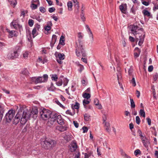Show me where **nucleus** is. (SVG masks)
Listing matches in <instances>:
<instances>
[{
	"mask_svg": "<svg viewBox=\"0 0 158 158\" xmlns=\"http://www.w3.org/2000/svg\"><path fill=\"white\" fill-rule=\"evenodd\" d=\"M40 114L42 118L44 120H46L49 118V112L48 110L43 109H40Z\"/></svg>",
	"mask_w": 158,
	"mask_h": 158,
	"instance_id": "4",
	"label": "nucleus"
},
{
	"mask_svg": "<svg viewBox=\"0 0 158 158\" xmlns=\"http://www.w3.org/2000/svg\"><path fill=\"white\" fill-rule=\"evenodd\" d=\"M133 72V69L131 67H130V69H129L128 73V74L130 76H131L132 75V72Z\"/></svg>",
	"mask_w": 158,
	"mask_h": 158,
	"instance_id": "57",
	"label": "nucleus"
},
{
	"mask_svg": "<svg viewBox=\"0 0 158 158\" xmlns=\"http://www.w3.org/2000/svg\"><path fill=\"white\" fill-rule=\"evenodd\" d=\"M3 113V108L0 105V122L2 120Z\"/></svg>",
	"mask_w": 158,
	"mask_h": 158,
	"instance_id": "28",
	"label": "nucleus"
},
{
	"mask_svg": "<svg viewBox=\"0 0 158 158\" xmlns=\"http://www.w3.org/2000/svg\"><path fill=\"white\" fill-rule=\"evenodd\" d=\"M38 112V110L35 107L33 108L31 112L27 109H25L23 112V115L20 119V123L23 125L25 124L32 114H33V118H35Z\"/></svg>",
	"mask_w": 158,
	"mask_h": 158,
	"instance_id": "2",
	"label": "nucleus"
},
{
	"mask_svg": "<svg viewBox=\"0 0 158 158\" xmlns=\"http://www.w3.org/2000/svg\"><path fill=\"white\" fill-rule=\"evenodd\" d=\"M82 129L83 131V133H85L87 132L88 130L87 128L85 126L83 127L82 128Z\"/></svg>",
	"mask_w": 158,
	"mask_h": 158,
	"instance_id": "62",
	"label": "nucleus"
},
{
	"mask_svg": "<svg viewBox=\"0 0 158 158\" xmlns=\"http://www.w3.org/2000/svg\"><path fill=\"white\" fill-rule=\"evenodd\" d=\"M22 115L23 112L22 111H19L14 119L13 123L15 125L17 124L19 121L20 118H22Z\"/></svg>",
	"mask_w": 158,
	"mask_h": 158,
	"instance_id": "8",
	"label": "nucleus"
},
{
	"mask_svg": "<svg viewBox=\"0 0 158 158\" xmlns=\"http://www.w3.org/2000/svg\"><path fill=\"white\" fill-rule=\"evenodd\" d=\"M28 24L30 27H32L34 24V21L31 19H29L28 21Z\"/></svg>",
	"mask_w": 158,
	"mask_h": 158,
	"instance_id": "55",
	"label": "nucleus"
},
{
	"mask_svg": "<svg viewBox=\"0 0 158 158\" xmlns=\"http://www.w3.org/2000/svg\"><path fill=\"white\" fill-rule=\"evenodd\" d=\"M7 31L9 33V37L12 38L13 37H16L18 35V33L14 31H10L7 29Z\"/></svg>",
	"mask_w": 158,
	"mask_h": 158,
	"instance_id": "13",
	"label": "nucleus"
},
{
	"mask_svg": "<svg viewBox=\"0 0 158 158\" xmlns=\"http://www.w3.org/2000/svg\"><path fill=\"white\" fill-rule=\"evenodd\" d=\"M105 125V127L106 130L108 132H109L110 131V123L107 122H105L104 123Z\"/></svg>",
	"mask_w": 158,
	"mask_h": 158,
	"instance_id": "24",
	"label": "nucleus"
},
{
	"mask_svg": "<svg viewBox=\"0 0 158 158\" xmlns=\"http://www.w3.org/2000/svg\"><path fill=\"white\" fill-rule=\"evenodd\" d=\"M59 44L64 46L65 44V37L64 36L62 35L61 36L59 42Z\"/></svg>",
	"mask_w": 158,
	"mask_h": 158,
	"instance_id": "21",
	"label": "nucleus"
},
{
	"mask_svg": "<svg viewBox=\"0 0 158 158\" xmlns=\"http://www.w3.org/2000/svg\"><path fill=\"white\" fill-rule=\"evenodd\" d=\"M119 9L122 13L126 14L127 12V6L126 4H122L119 6Z\"/></svg>",
	"mask_w": 158,
	"mask_h": 158,
	"instance_id": "14",
	"label": "nucleus"
},
{
	"mask_svg": "<svg viewBox=\"0 0 158 158\" xmlns=\"http://www.w3.org/2000/svg\"><path fill=\"white\" fill-rule=\"evenodd\" d=\"M67 6L68 10L71 11L72 10L73 3L71 1H69L67 2Z\"/></svg>",
	"mask_w": 158,
	"mask_h": 158,
	"instance_id": "27",
	"label": "nucleus"
},
{
	"mask_svg": "<svg viewBox=\"0 0 158 158\" xmlns=\"http://www.w3.org/2000/svg\"><path fill=\"white\" fill-rule=\"evenodd\" d=\"M142 143L143 144V145L145 147H147L148 146V144L149 143V141L146 138V139L142 140Z\"/></svg>",
	"mask_w": 158,
	"mask_h": 158,
	"instance_id": "26",
	"label": "nucleus"
},
{
	"mask_svg": "<svg viewBox=\"0 0 158 158\" xmlns=\"http://www.w3.org/2000/svg\"><path fill=\"white\" fill-rule=\"evenodd\" d=\"M130 28L131 33L137 38V39L138 38L137 37H139V41L138 45L139 46H141L143 42L145 36V33L143 29L135 25H131L130 26Z\"/></svg>",
	"mask_w": 158,
	"mask_h": 158,
	"instance_id": "1",
	"label": "nucleus"
},
{
	"mask_svg": "<svg viewBox=\"0 0 158 158\" xmlns=\"http://www.w3.org/2000/svg\"><path fill=\"white\" fill-rule=\"evenodd\" d=\"M9 2L10 3L11 5L13 6H15L17 4L16 0H9Z\"/></svg>",
	"mask_w": 158,
	"mask_h": 158,
	"instance_id": "37",
	"label": "nucleus"
},
{
	"mask_svg": "<svg viewBox=\"0 0 158 158\" xmlns=\"http://www.w3.org/2000/svg\"><path fill=\"white\" fill-rule=\"evenodd\" d=\"M143 13L144 16H149L150 15V12L148 10H143Z\"/></svg>",
	"mask_w": 158,
	"mask_h": 158,
	"instance_id": "36",
	"label": "nucleus"
},
{
	"mask_svg": "<svg viewBox=\"0 0 158 158\" xmlns=\"http://www.w3.org/2000/svg\"><path fill=\"white\" fill-rule=\"evenodd\" d=\"M41 77L42 82H44L46 81L48 79V76L47 74H44L43 77Z\"/></svg>",
	"mask_w": 158,
	"mask_h": 158,
	"instance_id": "31",
	"label": "nucleus"
},
{
	"mask_svg": "<svg viewBox=\"0 0 158 158\" xmlns=\"http://www.w3.org/2000/svg\"><path fill=\"white\" fill-rule=\"evenodd\" d=\"M56 120L58 123L60 125H63L64 124V119L60 115H58L56 118Z\"/></svg>",
	"mask_w": 158,
	"mask_h": 158,
	"instance_id": "17",
	"label": "nucleus"
},
{
	"mask_svg": "<svg viewBox=\"0 0 158 158\" xmlns=\"http://www.w3.org/2000/svg\"><path fill=\"white\" fill-rule=\"evenodd\" d=\"M89 36V43L93 44L94 42V36L91 31L87 32Z\"/></svg>",
	"mask_w": 158,
	"mask_h": 158,
	"instance_id": "15",
	"label": "nucleus"
},
{
	"mask_svg": "<svg viewBox=\"0 0 158 158\" xmlns=\"http://www.w3.org/2000/svg\"><path fill=\"white\" fill-rule=\"evenodd\" d=\"M56 85L58 86H60L63 84V81L60 78H59V81L57 82H56Z\"/></svg>",
	"mask_w": 158,
	"mask_h": 158,
	"instance_id": "35",
	"label": "nucleus"
},
{
	"mask_svg": "<svg viewBox=\"0 0 158 158\" xmlns=\"http://www.w3.org/2000/svg\"><path fill=\"white\" fill-rule=\"evenodd\" d=\"M142 3L145 6H148L149 5V3L148 2L143 1V0L142 1Z\"/></svg>",
	"mask_w": 158,
	"mask_h": 158,
	"instance_id": "63",
	"label": "nucleus"
},
{
	"mask_svg": "<svg viewBox=\"0 0 158 158\" xmlns=\"http://www.w3.org/2000/svg\"><path fill=\"white\" fill-rule=\"evenodd\" d=\"M18 20L16 19L14 20L11 23L10 25L11 27H12L15 29L19 30L20 31L23 30V28L22 26L18 23Z\"/></svg>",
	"mask_w": 158,
	"mask_h": 158,
	"instance_id": "6",
	"label": "nucleus"
},
{
	"mask_svg": "<svg viewBox=\"0 0 158 158\" xmlns=\"http://www.w3.org/2000/svg\"><path fill=\"white\" fill-rule=\"evenodd\" d=\"M153 80L154 81H156L158 77V74H156L153 75Z\"/></svg>",
	"mask_w": 158,
	"mask_h": 158,
	"instance_id": "64",
	"label": "nucleus"
},
{
	"mask_svg": "<svg viewBox=\"0 0 158 158\" xmlns=\"http://www.w3.org/2000/svg\"><path fill=\"white\" fill-rule=\"evenodd\" d=\"M56 144V141L54 140H51L50 141V148H52L55 146Z\"/></svg>",
	"mask_w": 158,
	"mask_h": 158,
	"instance_id": "32",
	"label": "nucleus"
},
{
	"mask_svg": "<svg viewBox=\"0 0 158 158\" xmlns=\"http://www.w3.org/2000/svg\"><path fill=\"white\" fill-rule=\"evenodd\" d=\"M131 83L132 84L133 86H135L136 85V84L134 77H133L132 80L131 81Z\"/></svg>",
	"mask_w": 158,
	"mask_h": 158,
	"instance_id": "48",
	"label": "nucleus"
},
{
	"mask_svg": "<svg viewBox=\"0 0 158 158\" xmlns=\"http://www.w3.org/2000/svg\"><path fill=\"white\" fill-rule=\"evenodd\" d=\"M82 97L85 98H86L87 99L89 98L90 97V94L87 93L86 92H84L82 94Z\"/></svg>",
	"mask_w": 158,
	"mask_h": 158,
	"instance_id": "30",
	"label": "nucleus"
},
{
	"mask_svg": "<svg viewBox=\"0 0 158 158\" xmlns=\"http://www.w3.org/2000/svg\"><path fill=\"white\" fill-rule=\"evenodd\" d=\"M68 142L73 139L72 135L70 133H66L63 137Z\"/></svg>",
	"mask_w": 158,
	"mask_h": 158,
	"instance_id": "16",
	"label": "nucleus"
},
{
	"mask_svg": "<svg viewBox=\"0 0 158 158\" xmlns=\"http://www.w3.org/2000/svg\"><path fill=\"white\" fill-rule=\"evenodd\" d=\"M55 55L56 59L62 60L64 59L65 55L63 53H61L56 52L55 53Z\"/></svg>",
	"mask_w": 158,
	"mask_h": 158,
	"instance_id": "12",
	"label": "nucleus"
},
{
	"mask_svg": "<svg viewBox=\"0 0 158 158\" xmlns=\"http://www.w3.org/2000/svg\"><path fill=\"white\" fill-rule=\"evenodd\" d=\"M156 3H155L154 2H153V3L154 5V6L153 8V10H156L158 9V4H156Z\"/></svg>",
	"mask_w": 158,
	"mask_h": 158,
	"instance_id": "51",
	"label": "nucleus"
},
{
	"mask_svg": "<svg viewBox=\"0 0 158 158\" xmlns=\"http://www.w3.org/2000/svg\"><path fill=\"white\" fill-rule=\"evenodd\" d=\"M78 67H79V71L80 72H82V71L84 70V66L81 64H78Z\"/></svg>",
	"mask_w": 158,
	"mask_h": 158,
	"instance_id": "49",
	"label": "nucleus"
},
{
	"mask_svg": "<svg viewBox=\"0 0 158 158\" xmlns=\"http://www.w3.org/2000/svg\"><path fill=\"white\" fill-rule=\"evenodd\" d=\"M69 82V80L66 78H64L63 80V85L65 86L67 85Z\"/></svg>",
	"mask_w": 158,
	"mask_h": 158,
	"instance_id": "47",
	"label": "nucleus"
},
{
	"mask_svg": "<svg viewBox=\"0 0 158 158\" xmlns=\"http://www.w3.org/2000/svg\"><path fill=\"white\" fill-rule=\"evenodd\" d=\"M51 77V79L52 81L56 82L58 79V77L56 74H52L50 75Z\"/></svg>",
	"mask_w": 158,
	"mask_h": 158,
	"instance_id": "25",
	"label": "nucleus"
},
{
	"mask_svg": "<svg viewBox=\"0 0 158 158\" xmlns=\"http://www.w3.org/2000/svg\"><path fill=\"white\" fill-rule=\"evenodd\" d=\"M41 77H37L33 78V81L34 82L35 84L42 83V79Z\"/></svg>",
	"mask_w": 158,
	"mask_h": 158,
	"instance_id": "19",
	"label": "nucleus"
},
{
	"mask_svg": "<svg viewBox=\"0 0 158 158\" xmlns=\"http://www.w3.org/2000/svg\"><path fill=\"white\" fill-rule=\"evenodd\" d=\"M18 54L17 51L12 50L10 51L7 55V58L9 59H13L18 57Z\"/></svg>",
	"mask_w": 158,
	"mask_h": 158,
	"instance_id": "7",
	"label": "nucleus"
},
{
	"mask_svg": "<svg viewBox=\"0 0 158 158\" xmlns=\"http://www.w3.org/2000/svg\"><path fill=\"white\" fill-rule=\"evenodd\" d=\"M131 106V108H134L135 107V105L133 99L132 98H130Z\"/></svg>",
	"mask_w": 158,
	"mask_h": 158,
	"instance_id": "44",
	"label": "nucleus"
},
{
	"mask_svg": "<svg viewBox=\"0 0 158 158\" xmlns=\"http://www.w3.org/2000/svg\"><path fill=\"white\" fill-rule=\"evenodd\" d=\"M44 33L45 34H48L49 33V24H48L46 26L44 27Z\"/></svg>",
	"mask_w": 158,
	"mask_h": 158,
	"instance_id": "29",
	"label": "nucleus"
},
{
	"mask_svg": "<svg viewBox=\"0 0 158 158\" xmlns=\"http://www.w3.org/2000/svg\"><path fill=\"white\" fill-rule=\"evenodd\" d=\"M79 107V104L78 102H76L74 106V108L76 109H78Z\"/></svg>",
	"mask_w": 158,
	"mask_h": 158,
	"instance_id": "59",
	"label": "nucleus"
},
{
	"mask_svg": "<svg viewBox=\"0 0 158 158\" xmlns=\"http://www.w3.org/2000/svg\"><path fill=\"white\" fill-rule=\"evenodd\" d=\"M41 144L43 148L45 149H48L49 143L47 141L45 140L41 142Z\"/></svg>",
	"mask_w": 158,
	"mask_h": 158,
	"instance_id": "18",
	"label": "nucleus"
},
{
	"mask_svg": "<svg viewBox=\"0 0 158 158\" xmlns=\"http://www.w3.org/2000/svg\"><path fill=\"white\" fill-rule=\"evenodd\" d=\"M136 122L137 124H139L140 122V119L139 116H137L136 117Z\"/></svg>",
	"mask_w": 158,
	"mask_h": 158,
	"instance_id": "53",
	"label": "nucleus"
},
{
	"mask_svg": "<svg viewBox=\"0 0 158 158\" xmlns=\"http://www.w3.org/2000/svg\"><path fill=\"white\" fill-rule=\"evenodd\" d=\"M51 17L56 21H57L58 19L57 17L54 14L51 15Z\"/></svg>",
	"mask_w": 158,
	"mask_h": 158,
	"instance_id": "56",
	"label": "nucleus"
},
{
	"mask_svg": "<svg viewBox=\"0 0 158 158\" xmlns=\"http://www.w3.org/2000/svg\"><path fill=\"white\" fill-rule=\"evenodd\" d=\"M29 73L28 70L26 68L23 69L21 72V74L24 75L26 76L28 75Z\"/></svg>",
	"mask_w": 158,
	"mask_h": 158,
	"instance_id": "23",
	"label": "nucleus"
},
{
	"mask_svg": "<svg viewBox=\"0 0 158 158\" xmlns=\"http://www.w3.org/2000/svg\"><path fill=\"white\" fill-rule=\"evenodd\" d=\"M117 71H118V73H117V75L118 80L119 81V80L121 79L122 78L120 68L118 67L117 68Z\"/></svg>",
	"mask_w": 158,
	"mask_h": 158,
	"instance_id": "22",
	"label": "nucleus"
},
{
	"mask_svg": "<svg viewBox=\"0 0 158 158\" xmlns=\"http://www.w3.org/2000/svg\"><path fill=\"white\" fill-rule=\"evenodd\" d=\"M40 28V26L38 24H36L35 25V27L34 28H35V29L39 31V29Z\"/></svg>",
	"mask_w": 158,
	"mask_h": 158,
	"instance_id": "61",
	"label": "nucleus"
},
{
	"mask_svg": "<svg viewBox=\"0 0 158 158\" xmlns=\"http://www.w3.org/2000/svg\"><path fill=\"white\" fill-rule=\"evenodd\" d=\"M73 3V6L75 8V10L77 13H78L79 11V2L78 0H72Z\"/></svg>",
	"mask_w": 158,
	"mask_h": 158,
	"instance_id": "11",
	"label": "nucleus"
},
{
	"mask_svg": "<svg viewBox=\"0 0 158 158\" xmlns=\"http://www.w3.org/2000/svg\"><path fill=\"white\" fill-rule=\"evenodd\" d=\"M136 9L133 6L131 9V12L133 15L135 14V11Z\"/></svg>",
	"mask_w": 158,
	"mask_h": 158,
	"instance_id": "50",
	"label": "nucleus"
},
{
	"mask_svg": "<svg viewBox=\"0 0 158 158\" xmlns=\"http://www.w3.org/2000/svg\"><path fill=\"white\" fill-rule=\"evenodd\" d=\"M55 102L56 104H57L58 105L60 106L64 109L65 107L58 100H56L55 101Z\"/></svg>",
	"mask_w": 158,
	"mask_h": 158,
	"instance_id": "46",
	"label": "nucleus"
},
{
	"mask_svg": "<svg viewBox=\"0 0 158 158\" xmlns=\"http://www.w3.org/2000/svg\"><path fill=\"white\" fill-rule=\"evenodd\" d=\"M66 113L67 114L70 115L71 116H73L75 114V113L74 111H73V112H71L70 110H67L66 111Z\"/></svg>",
	"mask_w": 158,
	"mask_h": 158,
	"instance_id": "42",
	"label": "nucleus"
},
{
	"mask_svg": "<svg viewBox=\"0 0 158 158\" xmlns=\"http://www.w3.org/2000/svg\"><path fill=\"white\" fill-rule=\"evenodd\" d=\"M29 53L28 52H25L23 54V57L24 59H27Z\"/></svg>",
	"mask_w": 158,
	"mask_h": 158,
	"instance_id": "45",
	"label": "nucleus"
},
{
	"mask_svg": "<svg viewBox=\"0 0 158 158\" xmlns=\"http://www.w3.org/2000/svg\"><path fill=\"white\" fill-rule=\"evenodd\" d=\"M77 148V143L75 140H73L70 144V150L71 152H73L76 150Z\"/></svg>",
	"mask_w": 158,
	"mask_h": 158,
	"instance_id": "10",
	"label": "nucleus"
},
{
	"mask_svg": "<svg viewBox=\"0 0 158 158\" xmlns=\"http://www.w3.org/2000/svg\"><path fill=\"white\" fill-rule=\"evenodd\" d=\"M67 127L66 126H60V127L59 130L61 131H64L67 130Z\"/></svg>",
	"mask_w": 158,
	"mask_h": 158,
	"instance_id": "43",
	"label": "nucleus"
},
{
	"mask_svg": "<svg viewBox=\"0 0 158 158\" xmlns=\"http://www.w3.org/2000/svg\"><path fill=\"white\" fill-rule=\"evenodd\" d=\"M84 116L85 121H87L90 120V116L88 114H85L84 115Z\"/></svg>",
	"mask_w": 158,
	"mask_h": 158,
	"instance_id": "34",
	"label": "nucleus"
},
{
	"mask_svg": "<svg viewBox=\"0 0 158 158\" xmlns=\"http://www.w3.org/2000/svg\"><path fill=\"white\" fill-rule=\"evenodd\" d=\"M14 115V112L12 110H9L6 114L5 117L7 122H10Z\"/></svg>",
	"mask_w": 158,
	"mask_h": 158,
	"instance_id": "5",
	"label": "nucleus"
},
{
	"mask_svg": "<svg viewBox=\"0 0 158 158\" xmlns=\"http://www.w3.org/2000/svg\"><path fill=\"white\" fill-rule=\"evenodd\" d=\"M27 37L28 40L31 42V44L32 40V39H31V34H29L28 35H27Z\"/></svg>",
	"mask_w": 158,
	"mask_h": 158,
	"instance_id": "54",
	"label": "nucleus"
},
{
	"mask_svg": "<svg viewBox=\"0 0 158 158\" xmlns=\"http://www.w3.org/2000/svg\"><path fill=\"white\" fill-rule=\"evenodd\" d=\"M57 116V114L55 112H52L50 113V123L52 124V123L56 120Z\"/></svg>",
	"mask_w": 158,
	"mask_h": 158,
	"instance_id": "9",
	"label": "nucleus"
},
{
	"mask_svg": "<svg viewBox=\"0 0 158 158\" xmlns=\"http://www.w3.org/2000/svg\"><path fill=\"white\" fill-rule=\"evenodd\" d=\"M57 38V36L56 35H53L52 37V41L50 43L52 47L53 46V45L55 43L56 40Z\"/></svg>",
	"mask_w": 158,
	"mask_h": 158,
	"instance_id": "20",
	"label": "nucleus"
},
{
	"mask_svg": "<svg viewBox=\"0 0 158 158\" xmlns=\"http://www.w3.org/2000/svg\"><path fill=\"white\" fill-rule=\"evenodd\" d=\"M73 124L76 128H78L79 127V124L77 122L75 121H73Z\"/></svg>",
	"mask_w": 158,
	"mask_h": 158,
	"instance_id": "60",
	"label": "nucleus"
},
{
	"mask_svg": "<svg viewBox=\"0 0 158 158\" xmlns=\"http://www.w3.org/2000/svg\"><path fill=\"white\" fill-rule=\"evenodd\" d=\"M135 50H137L138 52H139V53H137V52H135L134 53V56L136 57H138L139 55V53L140 52V49L138 48H136L135 49Z\"/></svg>",
	"mask_w": 158,
	"mask_h": 158,
	"instance_id": "41",
	"label": "nucleus"
},
{
	"mask_svg": "<svg viewBox=\"0 0 158 158\" xmlns=\"http://www.w3.org/2000/svg\"><path fill=\"white\" fill-rule=\"evenodd\" d=\"M122 155L123 156L124 158H131L130 157L127 156L126 153L124 152L122 153Z\"/></svg>",
	"mask_w": 158,
	"mask_h": 158,
	"instance_id": "58",
	"label": "nucleus"
},
{
	"mask_svg": "<svg viewBox=\"0 0 158 158\" xmlns=\"http://www.w3.org/2000/svg\"><path fill=\"white\" fill-rule=\"evenodd\" d=\"M135 155L136 156L138 154H141V151L139 149L136 150L134 152Z\"/></svg>",
	"mask_w": 158,
	"mask_h": 158,
	"instance_id": "52",
	"label": "nucleus"
},
{
	"mask_svg": "<svg viewBox=\"0 0 158 158\" xmlns=\"http://www.w3.org/2000/svg\"><path fill=\"white\" fill-rule=\"evenodd\" d=\"M90 102L87 100L84 99L83 101V103L85 108H86V105L89 104Z\"/></svg>",
	"mask_w": 158,
	"mask_h": 158,
	"instance_id": "39",
	"label": "nucleus"
},
{
	"mask_svg": "<svg viewBox=\"0 0 158 158\" xmlns=\"http://www.w3.org/2000/svg\"><path fill=\"white\" fill-rule=\"evenodd\" d=\"M78 41L79 42V45L78 48H76V53L77 56L78 57H80L81 56V53L83 57L86 56L85 53L83 43L82 42V40L83 39V36L81 32H79L78 34Z\"/></svg>",
	"mask_w": 158,
	"mask_h": 158,
	"instance_id": "3",
	"label": "nucleus"
},
{
	"mask_svg": "<svg viewBox=\"0 0 158 158\" xmlns=\"http://www.w3.org/2000/svg\"><path fill=\"white\" fill-rule=\"evenodd\" d=\"M139 115L144 118L145 117V113L143 109H140L139 112Z\"/></svg>",
	"mask_w": 158,
	"mask_h": 158,
	"instance_id": "33",
	"label": "nucleus"
},
{
	"mask_svg": "<svg viewBox=\"0 0 158 158\" xmlns=\"http://www.w3.org/2000/svg\"><path fill=\"white\" fill-rule=\"evenodd\" d=\"M31 7L32 10L35 9L37 8L38 6H39L38 4L37 3V5L35 4L34 3H31Z\"/></svg>",
	"mask_w": 158,
	"mask_h": 158,
	"instance_id": "40",
	"label": "nucleus"
},
{
	"mask_svg": "<svg viewBox=\"0 0 158 158\" xmlns=\"http://www.w3.org/2000/svg\"><path fill=\"white\" fill-rule=\"evenodd\" d=\"M37 30L35 29V28H33L32 31V35L33 37L34 38L37 35Z\"/></svg>",
	"mask_w": 158,
	"mask_h": 158,
	"instance_id": "38",
	"label": "nucleus"
}]
</instances>
